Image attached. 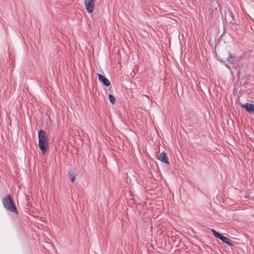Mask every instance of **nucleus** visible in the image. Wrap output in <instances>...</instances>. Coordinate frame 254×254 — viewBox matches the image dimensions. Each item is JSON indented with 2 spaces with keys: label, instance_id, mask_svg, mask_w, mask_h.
Returning <instances> with one entry per match:
<instances>
[{
  "label": "nucleus",
  "instance_id": "nucleus-1",
  "mask_svg": "<svg viewBox=\"0 0 254 254\" xmlns=\"http://www.w3.org/2000/svg\"><path fill=\"white\" fill-rule=\"evenodd\" d=\"M38 138L39 147L41 151L42 154H45L49 146V140L45 131L43 130L39 131Z\"/></svg>",
  "mask_w": 254,
  "mask_h": 254
},
{
  "label": "nucleus",
  "instance_id": "nucleus-2",
  "mask_svg": "<svg viewBox=\"0 0 254 254\" xmlns=\"http://www.w3.org/2000/svg\"><path fill=\"white\" fill-rule=\"evenodd\" d=\"M2 204L7 210L17 213L16 206L10 194H7L3 198Z\"/></svg>",
  "mask_w": 254,
  "mask_h": 254
},
{
  "label": "nucleus",
  "instance_id": "nucleus-3",
  "mask_svg": "<svg viewBox=\"0 0 254 254\" xmlns=\"http://www.w3.org/2000/svg\"><path fill=\"white\" fill-rule=\"evenodd\" d=\"M211 232H212L213 234L214 235V236L215 237L219 238L223 243L227 244L228 245H229L230 246H232V244L228 238H226L225 236H222V235H221L220 234H219V233H218L217 232H216L215 230H214L213 229L211 230Z\"/></svg>",
  "mask_w": 254,
  "mask_h": 254
},
{
  "label": "nucleus",
  "instance_id": "nucleus-4",
  "mask_svg": "<svg viewBox=\"0 0 254 254\" xmlns=\"http://www.w3.org/2000/svg\"><path fill=\"white\" fill-rule=\"evenodd\" d=\"M84 6L88 13L92 12L94 7V0H85Z\"/></svg>",
  "mask_w": 254,
  "mask_h": 254
},
{
  "label": "nucleus",
  "instance_id": "nucleus-5",
  "mask_svg": "<svg viewBox=\"0 0 254 254\" xmlns=\"http://www.w3.org/2000/svg\"><path fill=\"white\" fill-rule=\"evenodd\" d=\"M242 108H244L249 113L254 114V105L251 103L241 104Z\"/></svg>",
  "mask_w": 254,
  "mask_h": 254
},
{
  "label": "nucleus",
  "instance_id": "nucleus-6",
  "mask_svg": "<svg viewBox=\"0 0 254 254\" xmlns=\"http://www.w3.org/2000/svg\"><path fill=\"white\" fill-rule=\"evenodd\" d=\"M98 80L101 81L105 86H109L110 85V81L104 75L98 74Z\"/></svg>",
  "mask_w": 254,
  "mask_h": 254
},
{
  "label": "nucleus",
  "instance_id": "nucleus-7",
  "mask_svg": "<svg viewBox=\"0 0 254 254\" xmlns=\"http://www.w3.org/2000/svg\"><path fill=\"white\" fill-rule=\"evenodd\" d=\"M158 159L159 160H160L162 162H164V163H165L167 164H169V163L168 162V159L166 157V154H165V152H164V151H163L162 152H161L160 153V154L158 157Z\"/></svg>",
  "mask_w": 254,
  "mask_h": 254
},
{
  "label": "nucleus",
  "instance_id": "nucleus-8",
  "mask_svg": "<svg viewBox=\"0 0 254 254\" xmlns=\"http://www.w3.org/2000/svg\"><path fill=\"white\" fill-rule=\"evenodd\" d=\"M110 101L112 103V104H114L116 102V98L112 94H110L109 96Z\"/></svg>",
  "mask_w": 254,
  "mask_h": 254
},
{
  "label": "nucleus",
  "instance_id": "nucleus-9",
  "mask_svg": "<svg viewBox=\"0 0 254 254\" xmlns=\"http://www.w3.org/2000/svg\"><path fill=\"white\" fill-rule=\"evenodd\" d=\"M69 177H70V179L71 181L72 182H74V180H75V178H74V174L73 173H69Z\"/></svg>",
  "mask_w": 254,
  "mask_h": 254
}]
</instances>
